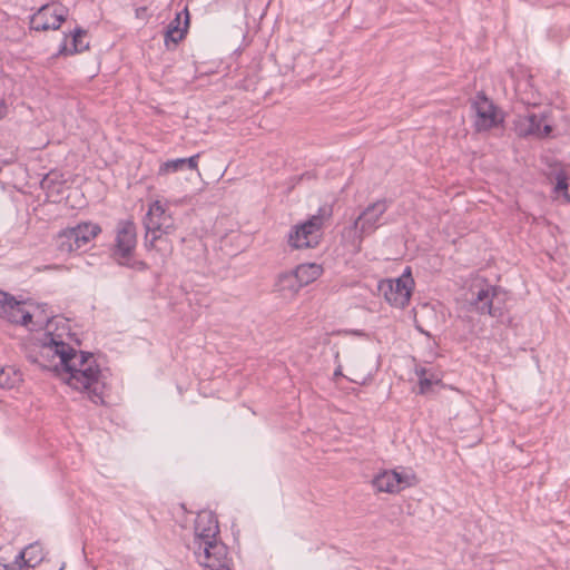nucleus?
<instances>
[{
  "instance_id": "9b49d317",
  "label": "nucleus",
  "mask_w": 570,
  "mask_h": 570,
  "mask_svg": "<svg viewBox=\"0 0 570 570\" xmlns=\"http://www.w3.org/2000/svg\"><path fill=\"white\" fill-rule=\"evenodd\" d=\"M472 109L475 114L474 128L479 132L495 128L503 121L494 104L483 92L476 95Z\"/></svg>"
},
{
  "instance_id": "aec40b11",
  "label": "nucleus",
  "mask_w": 570,
  "mask_h": 570,
  "mask_svg": "<svg viewBox=\"0 0 570 570\" xmlns=\"http://www.w3.org/2000/svg\"><path fill=\"white\" fill-rule=\"evenodd\" d=\"M86 36V31L83 29L77 28L71 33L72 40H71V47H68L67 43V36H65L62 43L59 47L58 53L59 55H73L78 52H82L86 49L89 48L88 42L82 41V37Z\"/></svg>"
},
{
  "instance_id": "b1692460",
  "label": "nucleus",
  "mask_w": 570,
  "mask_h": 570,
  "mask_svg": "<svg viewBox=\"0 0 570 570\" xmlns=\"http://www.w3.org/2000/svg\"><path fill=\"white\" fill-rule=\"evenodd\" d=\"M417 375L420 377V393L424 394L428 393L431 389V386L436 383L438 381H433L432 379L426 377V370L421 368L417 372Z\"/></svg>"
},
{
  "instance_id": "4468645a",
  "label": "nucleus",
  "mask_w": 570,
  "mask_h": 570,
  "mask_svg": "<svg viewBox=\"0 0 570 570\" xmlns=\"http://www.w3.org/2000/svg\"><path fill=\"white\" fill-rule=\"evenodd\" d=\"M415 476L412 474H403L395 470L384 471L376 475L373 485L380 492L397 493L405 488L413 485Z\"/></svg>"
},
{
  "instance_id": "20e7f679",
  "label": "nucleus",
  "mask_w": 570,
  "mask_h": 570,
  "mask_svg": "<svg viewBox=\"0 0 570 570\" xmlns=\"http://www.w3.org/2000/svg\"><path fill=\"white\" fill-rule=\"evenodd\" d=\"M115 242L112 257L119 265L136 271H144L147 268L145 262L134 257L137 244V232L132 220L126 219L118 223Z\"/></svg>"
},
{
  "instance_id": "a878e982",
  "label": "nucleus",
  "mask_w": 570,
  "mask_h": 570,
  "mask_svg": "<svg viewBox=\"0 0 570 570\" xmlns=\"http://www.w3.org/2000/svg\"><path fill=\"white\" fill-rule=\"evenodd\" d=\"M7 115V105L3 100H0V119L4 118Z\"/></svg>"
},
{
  "instance_id": "ddd939ff",
  "label": "nucleus",
  "mask_w": 570,
  "mask_h": 570,
  "mask_svg": "<svg viewBox=\"0 0 570 570\" xmlns=\"http://www.w3.org/2000/svg\"><path fill=\"white\" fill-rule=\"evenodd\" d=\"M0 317L27 327L32 324V314L26 308V303L17 301L6 292H0Z\"/></svg>"
},
{
  "instance_id": "6ab92c4d",
  "label": "nucleus",
  "mask_w": 570,
  "mask_h": 570,
  "mask_svg": "<svg viewBox=\"0 0 570 570\" xmlns=\"http://www.w3.org/2000/svg\"><path fill=\"white\" fill-rule=\"evenodd\" d=\"M198 158H199V154H196L188 158H177V159L167 160L160 165V167L158 169V175L165 176L167 174L176 173V171L183 170L185 168H188L191 170L197 169Z\"/></svg>"
},
{
  "instance_id": "2eb2a0df",
  "label": "nucleus",
  "mask_w": 570,
  "mask_h": 570,
  "mask_svg": "<svg viewBox=\"0 0 570 570\" xmlns=\"http://www.w3.org/2000/svg\"><path fill=\"white\" fill-rule=\"evenodd\" d=\"M194 530L195 539L193 548L198 547L203 541H213L214 539H217L219 527L215 514L210 511L199 512L195 520Z\"/></svg>"
},
{
  "instance_id": "f257e3e1",
  "label": "nucleus",
  "mask_w": 570,
  "mask_h": 570,
  "mask_svg": "<svg viewBox=\"0 0 570 570\" xmlns=\"http://www.w3.org/2000/svg\"><path fill=\"white\" fill-rule=\"evenodd\" d=\"M62 380L73 390L86 393L95 404H105L107 390V375L101 371L94 354L77 352L69 346L67 354H62Z\"/></svg>"
},
{
  "instance_id": "7ed1b4c3",
  "label": "nucleus",
  "mask_w": 570,
  "mask_h": 570,
  "mask_svg": "<svg viewBox=\"0 0 570 570\" xmlns=\"http://www.w3.org/2000/svg\"><path fill=\"white\" fill-rule=\"evenodd\" d=\"M333 215L332 205H323L318 208L316 215L309 217L306 222L295 225L288 234V245L292 248H313L316 247L323 236L324 223Z\"/></svg>"
},
{
  "instance_id": "412c9836",
  "label": "nucleus",
  "mask_w": 570,
  "mask_h": 570,
  "mask_svg": "<svg viewBox=\"0 0 570 570\" xmlns=\"http://www.w3.org/2000/svg\"><path fill=\"white\" fill-rule=\"evenodd\" d=\"M294 273L297 275L301 285L304 287L316 281L322 275L323 268L321 265L315 263L301 264L294 269Z\"/></svg>"
},
{
  "instance_id": "cd10ccee",
  "label": "nucleus",
  "mask_w": 570,
  "mask_h": 570,
  "mask_svg": "<svg viewBox=\"0 0 570 570\" xmlns=\"http://www.w3.org/2000/svg\"><path fill=\"white\" fill-rule=\"evenodd\" d=\"M334 375H335V376H337V375H342L341 368H337V370L335 371Z\"/></svg>"
},
{
  "instance_id": "f8f14e48",
  "label": "nucleus",
  "mask_w": 570,
  "mask_h": 570,
  "mask_svg": "<svg viewBox=\"0 0 570 570\" xmlns=\"http://www.w3.org/2000/svg\"><path fill=\"white\" fill-rule=\"evenodd\" d=\"M68 10L60 3L42 6L30 19V27L36 31L57 30L66 20Z\"/></svg>"
},
{
  "instance_id": "5701e85b",
  "label": "nucleus",
  "mask_w": 570,
  "mask_h": 570,
  "mask_svg": "<svg viewBox=\"0 0 570 570\" xmlns=\"http://www.w3.org/2000/svg\"><path fill=\"white\" fill-rule=\"evenodd\" d=\"M556 186H554V194L557 197L560 195L563 197V199L568 203H570V195L568 194V183H567V175L564 171H558L556 174Z\"/></svg>"
},
{
  "instance_id": "4be33fe9",
  "label": "nucleus",
  "mask_w": 570,
  "mask_h": 570,
  "mask_svg": "<svg viewBox=\"0 0 570 570\" xmlns=\"http://www.w3.org/2000/svg\"><path fill=\"white\" fill-rule=\"evenodd\" d=\"M21 381V375L11 367L0 370V387L12 389Z\"/></svg>"
},
{
  "instance_id": "0eeeda50",
  "label": "nucleus",
  "mask_w": 570,
  "mask_h": 570,
  "mask_svg": "<svg viewBox=\"0 0 570 570\" xmlns=\"http://www.w3.org/2000/svg\"><path fill=\"white\" fill-rule=\"evenodd\" d=\"M472 297L470 304L481 314H489L492 317H501L503 307L500 303L503 301V293L500 288L485 282L474 284L471 287Z\"/></svg>"
},
{
  "instance_id": "6e6552de",
  "label": "nucleus",
  "mask_w": 570,
  "mask_h": 570,
  "mask_svg": "<svg viewBox=\"0 0 570 570\" xmlns=\"http://www.w3.org/2000/svg\"><path fill=\"white\" fill-rule=\"evenodd\" d=\"M100 232V227L92 223H82L75 227L66 228L57 235V248L63 254L79 250Z\"/></svg>"
},
{
  "instance_id": "9d476101",
  "label": "nucleus",
  "mask_w": 570,
  "mask_h": 570,
  "mask_svg": "<svg viewBox=\"0 0 570 570\" xmlns=\"http://www.w3.org/2000/svg\"><path fill=\"white\" fill-rule=\"evenodd\" d=\"M413 278L407 269L401 277L396 279H383L379 283V293L384 296L386 302L392 306L403 308L411 298Z\"/></svg>"
},
{
  "instance_id": "393cba45",
  "label": "nucleus",
  "mask_w": 570,
  "mask_h": 570,
  "mask_svg": "<svg viewBox=\"0 0 570 570\" xmlns=\"http://www.w3.org/2000/svg\"><path fill=\"white\" fill-rule=\"evenodd\" d=\"M41 556H36V557H29L28 559H26V551H21L17 557H16V563H19L21 561H23V566L26 567H33L37 562H39L41 560Z\"/></svg>"
},
{
  "instance_id": "bb28decb",
  "label": "nucleus",
  "mask_w": 570,
  "mask_h": 570,
  "mask_svg": "<svg viewBox=\"0 0 570 570\" xmlns=\"http://www.w3.org/2000/svg\"><path fill=\"white\" fill-rule=\"evenodd\" d=\"M37 549H38V547H36V546H29L24 551H26V554L27 553H32L31 557H36L37 554L33 551L37 550Z\"/></svg>"
},
{
  "instance_id": "39448f33",
  "label": "nucleus",
  "mask_w": 570,
  "mask_h": 570,
  "mask_svg": "<svg viewBox=\"0 0 570 570\" xmlns=\"http://www.w3.org/2000/svg\"><path fill=\"white\" fill-rule=\"evenodd\" d=\"M145 244L148 248H155L156 242L175 229V219L168 213L166 205L156 200L150 204L144 218Z\"/></svg>"
},
{
  "instance_id": "a211bd4d",
  "label": "nucleus",
  "mask_w": 570,
  "mask_h": 570,
  "mask_svg": "<svg viewBox=\"0 0 570 570\" xmlns=\"http://www.w3.org/2000/svg\"><path fill=\"white\" fill-rule=\"evenodd\" d=\"M294 271L282 273L275 283V289L284 298H293L302 288Z\"/></svg>"
},
{
  "instance_id": "dca6fc26",
  "label": "nucleus",
  "mask_w": 570,
  "mask_h": 570,
  "mask_svg": "<svg viewBox=\"0 0 570 570\" xmlns=\"http://www.w3.org/2000/svg\"><path fill=\"white\" fill-rule=\"evenodd\" d=\"M189 27V12L185 9L183 12L176 14L175 19L169 22L165 32V46L168 49L176 47L181 41Z\"/></svg>"
},
{
  "instance_id": "423d86ee",
  "label": "nucleus",
  "mask_w": 570,
  "mask_h": 570,
  "mask_svg": "<svg viewBox=\"0 0 570 570\" xmlns=\"http://www.w3.org/2000/svg\"><path fill=\"white\" fill-rule=\"evenodd\" d=\"M37 351H30L28 360L43 370L60 371L62 354H67L69 345L57 341L51 333L45 334Z\"/></svg>"
},
{
  "instance_id": "f3484780",
  "label": "nucleus",
  "mask_w": 570,
  "mask_h": 570,
  "mask_svg": "<svg viewBox=\"0 0 570 570\" xmlns=\"http://www.w3.org/2000/svg\"><path fill=\"white\" fill-rule=\"evenodd\" d=\"M543 116L531 114L519 119L517 125V132L519 136H548L552 128L549 125L542 126Z\"/></svg>"
},
{
  "instance_id": "c85d7f7f",
  "label": "nucleus",
  "mask_w": 570,
  "mask_h": 570,
  "mask_svg": "<svg viewBox=\"0 0 570 570\" xmlns=\"http://www.w3.org/2000/svg\"><path fill=\"white\" fill-rule=\"evenodd\" d=\"M0 570H9L8 566H4L3 569Z\"/></svg>"
},
{
  "instance_id": "1a4fd4ad",
  "label": "nucleus",
  "mask_w": 570,
  "mask_h": 570,
  "mask_svg": "<svg viewBox=\"0 0 570 570\" xmlns=\"http://www.w3.org/2000/svg\"><path fill=\"white\" fill-rule=\"evenodd\" d=\"M197 561L205 570H232L227 547L217 539L194 547Z\"/></svg>"
},
{
  "instance_id": "f03ea898",
  "label": "nucleus",
  "mask_w": 570,
  "mask_h": 570,
  "mask_svg": "<svg viewBox=\"0 0 570 570\" xmlns=\"http://www.w3.org/2000/svg\"><path fill=\"white\" fill-rule=\"evenodd\" d=\"M389 206L390 203L386 199H379L368 204L344 232L343 237L350 238L353 252H361L364 238L372 235L383 225L382 219Z\"/></svg>"
}]
</instances>
